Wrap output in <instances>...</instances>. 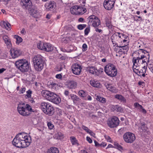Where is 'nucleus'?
Listing matches in <instances>:
<instances>
[{
    "label": "nucleus",
    "instance_id": "obj_1",
    "mask_svg": "<svg viewBox=\"0 0 153 153\" xmlns=\"http://www.w3.org/2000/svg\"><path fill=\"white\" fill-rule=\"evenodd\" d=\"M138 54L137 56L134 57L133 59V68L134 69L139 67L144 68L146 65H148V63L149 62V54L147 55L148 57L146 55L142 54L140 53Z\"/></svg>",
    "mask_w": 153,
    "mask_h": 153
},
{
    "label": "nucleus",
    "instance_id": "obj_2",
    "mask_svg": "<svg viewBox=\"0 0 153 153\" xmlns=\"http://www.w3.org/2000/svg\"><path fill=\"white\" fill-rule=\"evenodd\" d=\"M33 61L35 70L37 71H41L43 68L45 62L42 56L37 55L33 58Z\"/></svg>",
    "mask_w": 153,
    "mask_h": 153
},
{
    "label": "nucleus",
    "instance_id": "obj_3",
    "mask_svg": "<svg viewBox=\"0 0 153 153\" xmlns=\"http://www.w3.org/2000/svg\"><path fill=\"white\" fill-rule=\"evenodd\" d=\"M40 108L45 114L48 115L52 116L54 113V108L49 103L45 102H42Z\"/></svg>",
    "mask_w": 153,
    "mask_h": 153
},
{
    "label": "nucleus",
    "instance_id": "obj_4",
    "mask_svg": "<svg viewBox=\"0 0 153 153\" xmlns=\"http://www.w3.org/2000/svg\"><path fill=\"white\" fill-rule=\"evenodd\" d=\"M25 105V104L24 103L22 105L20 104V114L23 116H27L30 114L29 111L34 112L29 105L27 104L24 105Z\"/></svg>",
    "mask_w": 153,
    "mask_h": 153
},
{
    "label": "nucleus",
    "instance_id": "obj_5",
    "mask_svg": "<svg viewBox=\"0 0 153 153\" xmlns=\"http://www.w3.org/2000/svg\"><path fill=\"white\" fill-rule=\"evenodd\" d=\"M105 71L107 75L111 77L115 76L117 74V70L112 64L107 65L105 68Z\"/></svg>",
    "mask_w": 153,
    "mask_h": 153
},
{
    "label": "nucleus",
    "instance_id": "obj_6",
    "mask_svg": "<svg viewBox=\"0 0 153 153\" xmlns=\"http://www.w3.org/2000/svg\"><path fill=\"white\" fill-rule=\"evenodd\" d=\"M123 137L124 140L128 143H133L136 139L134 134L130 132L125 133L123 135Z\"/></svg>",
    "mask_w": 153,
    "mask_h": 153
},
{
    "label": "nucleus",
    "instance_id": "obj_7",
    "mask_svg": "<svg viewBox=\"0 0 153 153\" xmlns=\"http://www.w3.org/2000/svg\"><path fill=\"white\" fill-rule=\"evenodd\" d=\"M29 68L27 61L25 59H20V71L22 72L28 71Z\"/></svg>",
    "mask_w": 153,
    "mask_h": 153
},
{
    "label": "nucleus",
    "instance_id": "obj_8",
    "mask_svg": "<svg viewBox=\"0 0 153 153\" xmlns=\"http://www.w3.org/2000/svg\"><path fill=\"white\" fill-rule=\"evenodd\" d=\"M120 121L118 118L114 117L108 121L107 123L108 126L111 128L116 127L119 125Z\"/></svg>",
    "mask_w": 153,
    "mask_h": 153
},
{
    "label": "nucleus",
    "instance_id": "obj_9",
    "mask_svg": "<svg viewBox=\"0 0 153 153\" xmlns=\"http://www.w3.org/2000/svg\"><path fill=\"white\" fill-rule=\"evenodd\" d=\"M146 66L144 68L139 67L136 69L133 68L134 72L140 76H145V74L146 72Z\"/></svg>",
    "mask_w": 153,
    "mask_h": 153
},
{
    "label": "nucleus",
    "instance_id": "obj_10",
    "mask_svg": "<svg viewBox=\"0 0 153 153\" xmlns=\"http://www.w3.org/2000/svg\"><path fill=\"white\" fill-rule=\"evenodd\" d=\"M115 0H105L103 6L104 8L108 10H110L114 7Z\"/></svg>",
    "mask_w": 153,
    "mask_h": 153
},
{
    "label": "nucleus",
    "instance_id": "obj_11",
    "mask_svg": "<svg viewBox=\"0 0 153 153\" xmlns=\"http://www.w3.org/2000/svg\"><path fill=\"white\" fill-rule=\"evenodd\" d=\"M89 21L92 23L93 27H96L100 24V21L98 18L94 15H91L89 16Z\"/></svg>",
    "mask_w": 153,
    "mask_h": 153
},
{
    "label": "nucleus",
    "instance_id": "obj_12",
    "mask_svg": "<svg viewBox=\"0 0 153 153\" xmlns=\"http://www.w3.org/2000/svg\"><path fill=\"white\" fill-rule=\"evenodd\" d=\"M42 94L43 96L50 101L53 98L54 96H56V94L54 93L47 91H42Z\"/></svg>",
    "mask_w": 153,
    "mask_h": 153
},
{
    "label": "nucleus",
    "instance_id": "obj_13",
    "mask_svg": "<svg viewBox=\"0 0 153 153\" xmlns=\"http://www.w3.org/2000/svg\"><path fill=\"white\" fill-rule=\"evenodd\" d=\"M24 140H20L21 142V146L20 148H25L27 147L30 145V143L28 141V137L26 133H23Z\"/></svg>",
    "mask_w": 153,
    "mask_h": 153
},
{
    "label": "nucleus",
    "instance_id": "obj_14",
    "mask_svg": "<svg viewBox=\"0 0 153 153\" xmlns=\"http://www.w3.org/2000/svg\"><path fill=\"white\" fill-rule=\"evenodd\" d=\"M71 68L73 73L76 75H79L81 71L82 68L81 66L77 64L73 65Z\"/></svg>",
    "mask_w": 153,
    "mask_h": 153
},
{
    "label": "nucleus",
    "instance_id": "obj_15",
    "mask_svg": "<svg viewBox=\"0 0 153 153\" xmlns=\"http://www.w3.org/2000/svg\"><path fill=\"white\" fill-rule=\"evenodd\" d=\"M20 4L22 7L26 9L32 6V2L30 0H21Z\"/></svg>",
    "mask_w": 153,
    "mask_h": 153
},
{
    "label": "nucleus",
    "instance_id": "obj_16",
    "mask_svg": "<svg viewBox=\"0 0 153 153\" xmlns=\"http://www.w3.org/2000/svg\"><path fill=\"white\" fill-rule=\"evenodd\" d=\"M56 3L53 1H50L47 3L45 6L47 10L50 11L53 10L56 7Z\"/></svg>",
    "mask_w": 153,
    "mask_h": 153
},
{
    "label": "nucleus",
    "instance_id": "obj_17",
    "mask_svg": "<svg viewBox=\"0 0 153 153\" xmlns=\"http://www.w3.org/2000/svg\"><path fill=\"white\" fill-rule=\"evenodd\" d=\"M2 39L7 48H11L12 46V45L11 40L9 37L7 36L4 35L3 36Z\"/></svg>",
    "mask_w": 153,
    "mask_h": 153
},
{
    "label": "nucleus",
    "instance_id": "obj_18",
    "mask_svg": "<svg viewBox=\"0 0 153 153\" xmlns=\"http://www.w3.org/2000/svg\"><path fill=\"white\" fill-rule=\"evenodd\" d=\"M13 145L17 148H19V134L16 135L12 141Z\"/></svg>",
    "mask_w": 153,
    "mask_h": 153
},
{
    "label": "nucleus",
    "instance_id": "obj_19",
    "mask_svg": "<svg viewBox=\"0 0 153 153\" xmlns=\"http://www.w3.org/2000/svg\"><path fill=\"white\" fill-rule=\"evenodd\" d=\"M10 54L12 57L15 58L19 56V51L16 49L11 48L10 51Z\"/></svg>",
    "mask_w": 153,
    "mask_h": 153
},
{
    "label": "nucleus",
    "instance_id": "obj_20",
    "mask_svg": "<svg viewBox=\"0 0 153 153\" xmlns=\"http://www.w3.org/2000/svg\"><path fill=\"white\" fill-rule=\"evenodd\" d=\"M32 6L30 7V8L29 9H27L29 11V13L30 14L32 15L33 17L35 18H37L38 17V15L39 13L37 12L36 10H34L32 8Z\"/></svg>",
    "mask_w": 153,
    "mask_h": 153
},
{
    "label": "nucleus",
    "instance_id": "obj_21",
    "mask_svg": "<svg viewBox=\"0 0 153 153\" xmlns=\"http://www.w3.org/2000/svg\"><path fill=\"white\" fill-rule=\"evenodd\" d=\"M78 7L77 6H74L72 7L70 9V11L71 13L73 14H75L76 15H79V13H80L78 10L79 9H78Z\"/></svg>",
    "mask_w": 153,
    "mask_h": 153
},
{
    "label": "nucleus",
    "instance_id": "obj_22",
    "mask_svg": "<svg viewBox=\"0 0 153 153\" xmlns=\"http://www.w3.org/2000/svg\"><path fill=\"white\" fill-rule=\"evenodd\" d=\"M148 128L146 126L145 123L142 122L140 123V126L139 128L140 131L142 133L146 132Z\"/></svg>",
    "mask_w": 153,
    "mask_h": 153
},
{
    "label": "nucleus",
    "instance_id": "obj_23",
    "mask_svg": "<svg viewBox=\"0 0 153 153\" xmlns=\"http://www.w3.org/2000/svg\"><path fill=\"white\" fill-rule=\"evenodd\" d=\"M1 26L3 28L6 29L8 30H10L11 29L10 25L7 22L4 21L1 22Z\"/></svg>",
    "mask_w": 153,
    "mask_h": 153
},
{
    "label": "nucleus",
    "instance_id": "obj_24",
    "mask_svg": "<svg viewBox=\"0 0 153 153\" xmlns=\"http://www.w3.org/2000/svg\"><path fill=\"white\" fill-rule=\"evenodd\" d=\"M44 50L47 52L52 51L53 50V48L51 45L49 43H45Z\"/></svg>",
    "mask_w": 153,
    "mask_h": 153
},
{
    "label": "nucleus",
    "instance_id": "obj_25",
    "mask_svg": "<svg viewBox=\"0 0 153 153\" xmlns=\"http://www.w3.org/2000/svg\"><path fill=\"white\" fill-rule=\"evenodd\" d=\"M51 102L56 104H59L61 102V99L58 95L56 94V96H54Z\"/></svg>",
    "mask_w": 153,
    "mask_h": 153
},
{
    "label": "nucleus",
    "instance_id": "obj_26",
    "mask_svg": "<svg viewBox=\"0 0 153 153\" xmlns=\"http://www.w3.org/2000/svg\"><path fill=\"white\" fill-rule=\"evenodd\" d=\"M76 85V83L74 81H71L68 83L67 87L69 88L72 89L75 88Z\"/></svg>",
    "mask_w": 153,
    "mask_h": 153
},
{
    "label": "nucleus",
    "instance_id": "obj_27",
    "mask_svg": "<svg viewBox=\"0 0 153 153\" xmlns=\"http://www.w3.org/2000/svg\"><path fill=\"white\" fill-rule=\"evenodd\" d=\"M106 87L108 90L112 92L116 93L118 91L116 88L112 86L111 85H107Z\"/></svg>",
    "mask_w": 153,
    "mask_h": 153
},
{
    "label": "nucleus",
    "instance_id": "obj_28",
    "mask_svg": "<svg viewBox=\"0 0 153 153\" xmlns=\"http://www.w3.org/2000/svg\"><path fill=\"white\" fill-rule=\"evenodd\" d=\"M90 84L92 86L98 88H100L101 86L100 84L98 81L94 80L90 81Z\"/></svg>",
    "mask_w": 153,
    "mask_h": 153
},
{
    "label": "nucleus",
    "instance_id": "obj_29",
    "mask_svg": "<svg viewBox=\"0 0 153 153\" xmlns=\"http://www.w3.org/2000/svg\"><path fill=\"white\" fill-rule=\"evenodd\" d=\"M118 39V35L114 34L111 37V39L113 44H115V45H118L117 44V39Z\"/></svg>",
    "mask_w": 153,
    "mask_h": 153
},
{
    "label": "nucleus",
    "instance_id": "obj_30",
    "mask_svg": "<svg viewBox=\"0 0 153 153\" xmlns=\"http://www.w3.org/2000/svg\"><path fill=\"white\" fill-rule=\"evenodd\" d=\"M59 151L58 149L56 147H51L49 149L47 153H59Z\"/></svg>",
    "mask_w": 153,
    "mask_h": 153
},
{
    "label": "nucleus",
    "instance_id": "obj_31",
    "mask_svg": "<svg viewBox=\"0 0 153 153\" xmlns=\"http://www.w3.org/2000/svg\"><path fill=\"white\" fill-rule=\"evenodd\" d=\"M70 97L74 103H76L77 102L79 101L80 100L79 97L76 95L71 94L70 95Z\"/></svg>",
    "mask_w": 153,
    "mask_h": 153
},
{
    "label": "nucleus",
    "instance_id": "obj_32",
    "mask_svg": "<svg viewBox=\"0 0 153 153\" xmlns=\"http://www.w3.org/2000/svg\"><path fill=\"white\" fill-rule=\"evenodd\" d=\"M112 109H113V110L118 112H122L123 111V108L118 105H113L112 107Z\"/></svg>",
    "mask_w": 153,
    "mask_h": 153
},
{
    "label": "nucleus",
    "instance_id": "obj_33",
    "mask_svg": "<svg viewBox=\"0 0 153 153\" xmlns=\"http://www.w3.org/2000/svg\"><path fill=\"white\" fill-rule=\"evenodd\" d=\"M85 5H83L82 6H78V9H79V10H78L80 12L79 13V15L80 14H82L84 13L86 11V9L85 7Z\"/></svg>",
    "mask_w": 153,
    "mask_h": 153
},
{
    "label": "nucleus",
    "instance_id": "obj_34",
    "mask_svg": "<svg viewBox=\"0 0 153 153\" xmlns=\"http://www.w3.org/2000/svg\"><path fill=\"white\" fill-rule=\"evenodd\" d=\"M70 140L73 145H77L78 146L79 145V144L78 143L77 140L74 137H70Z\"/></svg>",
    "mask_w": 153,
    "mask_h": 153
},
{
    "label": "nucleus",
    "instance_id": "obj_35",
    "mask_svg": "<svg viewBox=\"0 0 153 153\" xmlns=\"http://www.w3.org/2000/svg\"><path fill=\"white\" fill-rule=\"evenodd\" d=\"M45 44V43L42 42L41 41H39L37 44V48L39 49L42 50H44Z\"/></svg>",
    "mask_w": 153,
    "mask_h": 153
},
{
    "label": "nucleus",
    "instance_id": "obj_36",
    "mask_svg": "<svg viewBox=\"0 0 153 153\" xmlns=\"http://www.w3.org/2000/svg\"><path fill=\"white\" fill-rule=\"evenodd\" d=\"M105 24L107 27L109 28H111L112 27L111 19H107L105 20Z\"/></svg>",
    "mask_w": 153,
    "mask_h": 153
},
{
    "label": "nucleus",
    "instance_id": "obj_37",
    "mask_svg": "<svg viewBox=\"0 0 153 153\" xmlns=\"http://www.w3.org/2000/svg\"><path fill=\"white\" fill-rule=\"evenodd\" d=\"M79 95L83 98V99L86 97L87 95V93L83 90H80L78 92Z\"/></svg>",
    "mask_w": 153,
    "mask_h": 153
},
{
    "label": "nucleus",
    "instance_id": "obj_38",
    "mask_svg": "<svg viewBox=\"0 0 153 153\" xmlns=\"http://www.w3.org/2000/svg\"><path fill=\"white\" fill-rule=\"evenodd\" d=\"M88 70L90 73L92 74H94L95 73H96L98 71L97 69L92 66L90 67Z\"/></svg>",
    "mask_w": 153,
    "mask_h": 153
},
{
    "label": "nucleus",
    "instance_id": "obj_39",
    "mask_svg": "<svg viewBox=\"0 0 153 153\" xmlns=\"http://www.w3.org/2000/svg\"><path fill=\"white\" fill-rule=\"evenodd\" d=\"M127 43H126V44H125L124 45H117V47L119 48H121L123 50H126L127 51L128 49V47L127 46Z\"/></svg>",
    "mask_w": 153,
    "mask_h": 153
},
{
    "label": "nucleus",
    "instance_id": "obj_40",
    "mask_svg": "<svg viewBox=\"0 0 153 153\" xmlns=\"http://www.w3.org/2000/svg\"><path fill=\"white\" fill-rule=\"evenodd\" d=\"M27 94L25 95V97L26 99L30 98L31 97L32 91L30 90H29L26 91Z\"/></svg>",
    "mask_w": 153,
    "mask_h": 153
},
{
    "label": "nucleus",
    "instance_id": "obj_41",
    "mask_svg": "<svg viewBox=\"0 0 153 153\" xmlns=\"http://www.w3.org/2000/svg\"><path fill=\"white\" fill-rule=\"evenodd\" d=\"M97 99L98 101H100L102 103H104L106 102L105 99L101 97L97 96Z\"/></svg>",
    "mask_w": 153,
    "mask_h": 153
},
{
    "label": "nucleus",
    "instance_id": "obj_42",
    "mask_svg": "<svg viewBox=\"0 0 153 153\" xmlns=\"http://www.w3.org/2000/svg\"><path fill=\"white\" fill-rule=\"evenodd\" d=\"M139 53H141L143 55H146V56L148 57V56H147V54H148V52L146 50H145L143 49H140V51H139L138 53V54H139Z\"/></svg>",
    "mask_w": 153,
    "mask_h": 153
},
{
    "label": "nucleus",
    "instance_id": "obj_43",
    "mask_svg": "<svg viewBox=\"0 0 153 153\" xmlns=\"http://www.w3.org/2000/svg\"><path fill=\"white\" fill-rule=\"evenodd\" d=\"M114 145L115 146L114 147L118 149L119 150H121L123 149V147L117 143L114 142Z\"/></svg>",
    "mask_w": 153,
    "mask_h": 153
},
{
    "label": "nucleus",
    "instance_id": "obj_44",
    "mask_svg": "<svg viewBox=\"0 0 153 153\" xmlns=\"http://www.w3.org/2000/svg\"><path fill=\"white\" fill-rule=\"evenodd\" d=\"M134 106L135 107V108L139 110L141 109V108H143V106L141 105H140L137 102L134 103Z\"/></svg>",
    "mask_w": 153,
    "mask_h": 153
},
{
    "label": "nucleus",
    "instance_id": "obj_45",
    "mask_svg": "<svg viewBox=\"0 0 153 153\" xmlns=\"http://www.w3.org/2000/svg\"><path fill=\"white\" fill-rule=\"evenodd\" d=\"M86 26V25L85 24H80L77 26V27L79 30H82Z\"/></svg>",
    "mask_w": 153,
    "mask_h": 153
},
{
    "label": "nucleus",
    "instance_id": "obj_46",
    "mask_svg": "<svg viewBox=\"0 0 153 153\" xmlns=\"http://www.w3.org/2000/svg\"><path fill=\"white\" fill-rule=\"evenodd\" d=\"M56 135L57 136V138L58 139H61L63 137V134L61 132H58Z\"/></svg>",
    "mask_w": 153,
    "mask_h": 153
},
{
    "label": "nucleus",
    "instance_id": "obj_47",
    "mask_svg": "<svg viewBox=\"0 0 153 153\" xmlns=\"http://www.w3.org/2000/svg\"><path fill=\"white\" fill-rule=\"evenodd\" d=\"M47 125L50 129H52L53 128L54 126L51 122H48Z\"/></svg>",
    "mask_w": 153,
    "mask_h": 153
},
{
    "label": "nucleus",
    "instance_id": "obj_48",
    "mask_svg": "<svg viewBox=\"0 0 153 153\" xmlns=\"http://www.w3.org/2000/svg\"><path fill=\"white\" fill-rule=\"evenodd\" d=\"M90 31V27H87L85 28L84 30L85 35H87Z\"/></svg>",
    "mask_w": 153,
    "mask_h": 153
},
{
    "label": "nucleus",
    "instance_id": "obj_49",
    "mask_svg": "<svg viewBox=\"0 0 153 153\" xmlns=\"http://www.w3.org/2000/svg\"><path fill=\"white\" fill-rule=\"evenodd\" d=\"M19 36L18 35H15L13 36V38L15 39L16 40V44L19 45V41L18 39L19 38Z\"/></svg>",
    "mask_w": 153,
    "mask_h": 153
},
{
    "label": "nucleus",
    "instance_id": "obj_50",
    "mask_svg": "<svg viewBox=\"0 0 153 153\" xmlns=\"http://www.w3.org/2000/svg\"><path fill=\"white\" fill-rule=\"evenodd\" d=\"M82 127L83 129L85 130L88 133L89 132V131L90 130L89 129L88 127L84 126H82Z\"/></svg>",
    "mask_w": 153,
    "mask_h": 153
},
{
    "label": "nucleus",
    "instance_id": "obj_51",
    "mask_svg": "<svg viewBox=\"0 0 153 153\" xmlns=\"http://www.w3.org/2000/svg\"><path fill=\"white\" fill-rule=\"evenodd\" d=\"M20 90V94H23L25 92L26 88L25 87H23L21 88Z\"/></svg>",
    "mask_w": 153,
    "mask_h": 153
},
{
    "label": "nucleus",
    "instance_id": "obj_52",
    "mask_svg": "<svg viewBox=\"0 0 153 153\" xmlns=\"http://www.w3.org/2000/svg\"><path fill=\"white\" fill-rule=\"evenodd\" d=\"M123 96L122 95H121L117 94L115 95V98L116 99H117L120 100H121L122 98H123Z\"/></svg>",
    "mask_w": 153,
    "mask_h": 153
},
{
    "label": "nucleus",
    "instance_id": "obj_53",
    "mask_svg": "<svg viewBox=\"0 0 153 153\" xmlns=\"http://www.w3.org/2000/svg\"><path fill=\"white\" fill-rule=\"evenodd\" d=\"M82 48L83 51H85L87 50V46L86 44H84L82 46Z\"/></svg>",
    "mask_w": 153,
    "mask_h": 153
},
{
    "label": "nucleus",
    "instance_id": "obj_54",
    "mask_svg": "<svg viewBox=\"0 0 153 153\" xmlns=\"http://www.w3.org/2000/svg\"><path fill=\"white\" fill-rule=\"evenodd\" d=\"M107 145V144L106 143L102 142L101 144H100L99 145V147H105Z\"/></svg>",
    "mask_w": 153,
    "mask_h": 153
},
{
    "label": "nucleus",
    "instance_id": "obj_55",
    "mask_svg": "<svg viewBox=\"0 0 153 153\" xmlns=\"http://www.w3.org/2000/svg\"><path fill=\"white\" fill-rule=\"evenodd\" d=\"M23 133H20V140H24V135Z\"/></svg>",
    "mask_w": 153,
    "mask_h": 153
},
{
    "label": "nucleus",
    "instance_id": "obj_56",
    "mask_svg": "<svg viewBox=\"0 0 153 153\" xmlns=\"http://www.w3.org/2000/svg\"><path fill=\"white\" fill-rule=\"evenodd\" d=\"M50 85L51 87L55 88H56V87H57L58 85L56 83H54L53 82H52V83H51Z\"/></svg>",
    "mask_w": 153,
    "mask_h": 153
},
{
    "label": "nucleus",
    "instance_id": "obj_57",
    "mask_svg": "<svg viewBox=\"0 0 153 153\" xmlns=\"http://www.w3.org/2000/svg\"><path fill=\"white\" fill-rule=\"evenodd\" d=\"M105 137L108 141L110 142H111V138L109 136H105Z\"/></svg>",
    "mask_w": 153,
    "mask_h": 153
},
{
    "label": "nucleus",
    "instance_id": "obj_58",
    "mask_svg": "<svg viewBox=\"0 0 153 153\" xmlns=\"http://www.w3.org/2000/svg\"><path fill=\"white\" fill-rule=\"evenodd\" d=\"M15 65L18 69H19V60L16 61Z\"/></svg>",
    "mask_w": 153,
    "mask_h": 153
},
{
    "label": "nucleus",
    "instance_id": "obj_59",
    "mask_svg": "<svg viewBox=\"0 0 153 153\" xmlns=\"http://www.w3.org/2000/svg\"><path fill=\"white\" fill-rule=\"evenodd\" d=\"M116 34L118 35V39L120 38L122 36H125V35L124 34H122V33H117Z\"/></svg>",
    "mask_w": 153,
    "mask_h": 153
},
{
    "label": "nucleus",
    "instance_id": "obj_60",
    "mask_svg": "<svg viewBox=\"0 0 153 153\" xmlns=\"http://www.w3.org/2000/svg\"><path fill=\"white\" fill-rule=\"evenodd\" d=\"M84 99L85 100H91V97L90 96L88 95L87 97L86 96V97H85Z\"/></svg>",
    "mask_w": 153,
    "mask_h": 153
},
{
    "label": "nucleus",
    "instance_id": "obj_61",
    "mask_svg": "<svg viewBox=\"0 0 153 153\" xmlns=\"http://www.w3.org/2000/svg\"><path fill=\"white\" fill-rule=\"evenodd\" d=\"M86 140L90 143H91L92 142V140L90 138L88 137H87Z\"/></svg>",
    "mask_w": 153,
    "mask_h": 153
},
{
    "label": "nucleus",
    "instance_id": "obj_62",
    "mask_svg": "<svg viewBox=\"0 0 153 153\" xmlns=\"http://www.w3.org/2000/svg\"><path fill=\"white\" fill-rule=\"evenodd\" d=\"M56 77L57 79H60L62 77V76L61 74H58L56 75Z\"/></svg>",
    "mask_w": 153,
    "mask_h": 153
},
{
    "label": "nucleus",
    "instance_id": "obj_63",
    "mask_svg": "<svg viewBox=\"0 0 153 153\" xmlns=\"http://www.w3.org/2000/svg\"><path fill=\"white\" fill-rule=\"evenodd\" d=\"M94 142L95 146L97 147H99L100 144L95 140H94Z\"/></svg>",
    "mask_w": 153,
    "mask_h": 153
},
{
    "label": "nucleus",
    "instance_id": "obj_64",
    "mask_svg": "<svg viewBox=\"0 0 153 153\" xmlns=\"http://www.w3.org/2000/svg\"><path fill=\"white\" fill-rule=\"evenodd\" d=\"M141 110H140V111H141L142 113L144 114L146 113V110L144 108H143V107L142 108H141Z\"/></svg>",
    "mask_w": 153,
    "mask_h": 153
}]
</instances>
